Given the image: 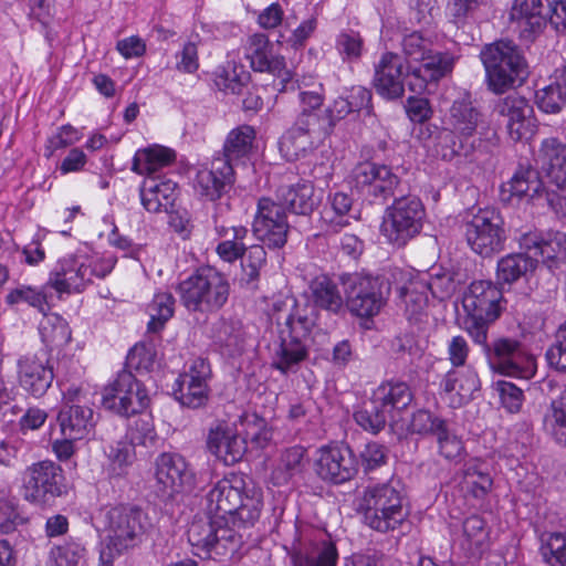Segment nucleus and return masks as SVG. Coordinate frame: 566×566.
<instances>
[{"mask_svg":"<svg viewBox=\"0 0 566 566\" xmlns=\"http://www.w3.org/2000/svg\"><path fill=\"white\" fill-rule=\"evenodd\" d=\"M209 520L195 518L187 538L195 556L219 563L239 557L242 531L255 525L263 509L261 489L247 488L243 474L230 472L214 482L205 495Z\"/></svg>","mask_w":566,"mask_h":566,"instance_id":"nucleus-1","label":"nucleus"},{"mask_svg":"<svg viewBox=\"0 0 566 566\" xmlns=\"http://www.w3.org/2000/svg\"><path fill=\"white\" fill-rule=\"evenodd\" d=\"M281 319V316L276 318L280 342L273 366L286 374L308 357L306 340L316 325L317 315L312 306L294 300L289 313Z\"/></svg>","mask_w":566,"mask_h":566,"instance_id":"nucleus-2","label":"nucleus"},{"mask_svg":"<svg viewBox=\"0 0 566 566\" xmlns=\"http://www.w3.org/2000/svg\"><path fill=\"white\" fill-rule=\"evenodd\" d=\"M109 258H95L87 254H67L60 258L50 271L45 286L59 296L77 294L93 283V279H105L115 266Z\"/></svg>","mask_w":566,"mask_h":566,"instance_id":"nucleus-3","label":"nucleus"},{"mask_svg":"<svg viewBox=\"0 0 566 566\" xmlns=\"http://www.w3.org/2000/svg\"><path fill=\"white\" fill-rule=\"evenodd\" d=\"M489 91L501 95L521 85L527 76V64L517 45L499 40L485 44L480 52Z\"/></svg>","mask_w":566,"mask_h":566,"instance_id":"nucleus-4","label":"nucleus"},{"mask_svg":"<svg viewBox=\"0 0 566 566\" xmlns=\"http://www.w3.org/2000/svg\"><path fill=\"white\" fill-rule=\"evenodd\" d=\"M147 527L148 515L139 505L118 503L104 510L103 531L108 553L120 555L139 546Z\"/></svg>","mask_w":566,"mask_h":566,"instance_id":"nucleus-5","label":"nucleus"},{"mask_svg":"<svg viewBox=\"0 0 566 566\" xmlns=\"http://www.w3.org/2000/svg\"><path fill=\"white\" fill-rule=\"evenodd\" d=\"M22 499L39 509H50L67 494V480L61 464L44 459L27 465L21 473Z\"/></svg>","mask_w":566,"mask_h":566,"instance_id":"nucleus-6","label":"nucleus"},{"mask_svg":"<svg viewBox=\"0 0 566 566\" xmlns=\"http://www.w3.org/2000/svg\"><path fill=\"white\" fill-rule=\"evenodd\" d=\"M427 217L421 199L413 195L395 198L385 210L380 232L387 243L403 248L422 231Z\"/></svg>","mask_w":566,"mask_h":566,"instance_id":"nucleus-7","label":"nucleus"},{"mask_svg":"<svg viewBox=\"0 0 566 566\" xmlns=\"http://www.w3.org/2000/svg\"><path fill=\"white\" fill-rule=\"evenodd\" d=\"M402 501L401 492L390 483L368 486L361 502L366 525L379 533L397 530L408 516Z\"/></svg>","mask_w":566,"mask_h":566,"instance_id":"nucleus-8","label":"nucleus"},{"mask_svg":"<svg viewBox=\"0 0 566 566\" xmlns=\"http://www.w3.org/2000/svg\"><path fill=\"white\" fill-rule=\"evenodd\" d=\"M102 407L120 417L130 419L150 408L151 398L146 385L130 370L122 369L102 390Z\"/></svg>","mask_w":566,"mask_h":566,"instance_id":"nucleus-9","label":"nucleus"},{"mask_svg":"<svg viewBox=\"0 0 566 566\" xmlns=\"http://www.w3.org/2000/svg\"><path fill=\"white\" fill-rule=\"evenodd\" d=\"M345 305L348 312L361 319H373L387 303L382 282L378 276L365 273H344L340 275Z\"/></svg>","mask_w":566,"mask_h":566,"instance_id":"nucleus-10","label":"nucleus"},{"mask_svg":"<svg viewBox=\"0 0 566 566\" xmlns=\"http://www.w3.org/2000/svg\"><path fill=\"white\" fill-rule=\"evenodd\" d=\"M350 185L360 196L373 203H385L394 197L400 178L390 166L365 160L350 171Z\"/></svg>","mask_w":566,"mask_h":566,"instance_id":"nucleus-11","label":"nucleus"},{"mask_svg":"<svg viewBox=\"0 0 566 566\" xmlns=\"http://www.w3.org/2000/svg\"><path fill=\"white\" fill-rule=\"evenodd\" d=\"M314 471L323 482L340 485L356 476L358 460L347 443L329 441L316 450Z\"/></svg>","mask_w":566,"mask_h":566,"instance_id":"nucleus-12","label":"nucleus"},{"mask_svg":"<svg viewBox=\"0 0 566 566\" xmlns=\"http://www.w3.org/2000/svg\"><path fill=\"white\" fill-rule=\"evenodd\" d=\"M464 237L471 250L481 256L501 251L506 237L500 212L489 208L480 209L464 223Z\"/></svg>","mask_w":566,"mask_h":566,"instance_id":"nucleus-13","label":"nucleus"},{"mask_svg":"<svg viewBox=\"0 0 566 566\" xmlns=\"http://www.w3.org/2000/svg\"><path fill=\"white\" fill-rule=\"evenodd\" d=\"M235 180L233 165L224 157L213 155L210 161L198 167L192 188L201 200L216 202L232 189Z\"/></svg>","mask_w":566,"mask_h":566,"instance_id":"nucleus-14","label":"nucleus"},{"mask_svg":"<svg viewBox=\"0 0 566 566\" xmlns=\"http://www.w3.org/2000/svg\"><path fill=\"white\" fill-rule=\"evenodd\" d=\"M252 231L268 248H283L287 241L289 222L282 205L269 197H261L258 200Z\"/></svg>","mask_w":566,"mask_h":566,"instance_id":"nucleus-15","label":"nucleus"},{"mask_svg":"<svg viewBox=\"0 0 566 566\" xmlns=\"http://www.w3.org/2000/svg\"><path fill=\"white\" fill-rule=\"evenodd\" d=\"M245 59L250 62L253 71L266 72L276 77L279 83L275 86L279 92H287L291 71L286 67L283 56L272 55V44L268 35L254 33L248 38Z\"/></svg>","mask_w":566,"mask_h":566,"instance_id":"nucleus-16","label":"nucleus"},{"mask_svg":"<svg viewBox=\"0 0 566 566\" xmlns=\"http://www.w3.org/2000/svg\"><path fill=\"white\" fill-rule=\"evenodd\" d=\"M155 479L163 495L172 497L193 484L195 473L181 454L163 452L155 461Z\"/></svg>","mask_w":566,"mask_h":566,"instance_id":"nucleus-17","label":"nucleus"},{"mask_svg":"<svg viewBox=\"0 0 566 566\" xmlns=\"http://www.w3.org/2000/svg\"><path fill=\"white\" fill-rule=\"evenodd\" d=\"M518 245L549 270L566 262V234L560 231H528L520 237Z\"/></svg>","mask_w":566,"mask_h":566,"instance_id":"nucleus-18","label":"nucleus"},{"mask_svg":"<svg viewBox=\"0 0 566 566\" xmlns=\"http://www.w3.org/2000/svg\"><path fill=\"white\" fill-rule=\"evenodd\" d=\"M403 60L395 52L386 51L381 54L373 76V86L376 93L386 101H396L405 95Z\"/></svg>","mask_w":566,"mask_h":566,"instance_id":"nucleus-19","label":"nucleus"},{"mask_svg":"<svg viewBox=\"0 0 566 566\" xmlns=\"http://www.w3.org/2000/svg\"><path fill=\"white\" fill-rule=\"evenodd\" d=\"M54 380V369L49 359L23 355L17 360V381L30 397L42 398Z\"/></svg>","mask_w":566,"mask_h":566,"instance_id":"nucleus-20","label":"nucleus"},{"mask_svg":"<svg viewBox=\"0 0 566 566\" xmlns=\"http://www.w3.org/2000/svg\"><path fill=\"white\" fill-rule=\"evenodd\" d=\"M421 65L413 67L408 73L407 86L410 92L422 94L430 84H437L440 80L451 74L455 59L448 51L431 50L426 59H422Z\"/></svg>","mask_w":566,"mask_h":566,"instance_id":"nucleus-21","label":"nucleus"},{"mask_svg":"<svg viewBox=\"0 0 566 566\" xmlns=\"http://www.w3.org/2000/svg\"><path fill=\"white\" fill-rule=\"evenodd\" d=\"M502 290L492 281H473L463 294L462 305L467 314L483 315L489 321H496L501 313Z\"/></svg>","mask_w":566,"mask_h":566,"instance_id":"nucleus-22","label":"nucleus"},{"mask_svg":"<svg viewBox=\"0 0 566 566\" xmlns=\"http://www.w3.org/2000/svg\"><path fill=\"white\" fill-rule=\"evenodd\" d=\"M494 113L505 125L512 140L518 142L528 133L527 118L533 113V107L525 97L510 94L500 98L494 106Z\"/></svg>","mask_w":566,"mask_h":566,"instance_id":"nucleus-23","label":"nucleus"},{"mask_svg":"<svg viewBox=\"0 0 566 566\" xmlns=\"http://www.w3.org/2000/svg\"><path fill=\"white\" fill-rule=\"evenodd\" d=\"M207 448L224 465L240 462L247 452V441L237 434L226 422L210 428Z\"/></svg>","mask_w":566,"mask_h":566,"instance_id":"nucleus-24","label":"nucleus"},{"mask_svg":"<svg viewBox=\"0 0 566 566\" xmlns=\"http://www.w3.org/2000/svg\"><path fill=\"white\" fill-rule=\"evenodd\" d=\"M484 354L496 373L510 377L522 375L523 349L518 339L506 336L497 337L492 340Z\"/></svg>","mask_w":566,"mask_h":566,"instance_id":"nucleus-25","label":"nucleus"},{"mask_svg":"<svg viewBox=\"0 0 566 566\" xmlns=\"http://www.w3.org/2000/svg\"><path fill=\"white\" fill-rule=\"evenodd\" d=\"M460 490L468 499L486 500L493 490L494 479L486 461L481 458L467 460L460 470Z\"/></svg>","mask_w":566,"mask_h":566,"instance_id":"nucleus-26","label":"nucleus"},{"mask_svg":"<svg viewBox=\"0 0 566 566\" xmlns=\"http://www.w3.org/2000/svg\"><path fill=\"white\" fill-rule=\"evenodd\" d=\"M480 388V378L472 368H451L439 382L440 392L450 397V406L453 408L468 403Z\"/></svg>","mask_w":566,"mask_h":566,"instance_id":"nucleus-27","label":"nucleus"},{"mask_svg":"<svg viewBox=\"0 0 566 566\" xmlns=\"http://www.w3.org/2000/svg\"><path fill=\"white\" fill-rule=\"evenodd\" d=\"M143 207L151 213L169 212L179 196L178 184L166 176L146 178L139 190Z\"/></svg>","mask_w":566,"mask_h":566,"instance_id":"nucleus-28","label":"nucleus"},{"mask_svg":"<svg viewBox=\"0 0 566 566\" xmlns=\"http://www.w3.org/2000/svg\"><path fill=\"white\" fill-rule=\"evenodd\" d=\"M544 190V184L538 171L531 165H518L513 176L501 185L500 197L504 202L514 198H534Z\"/></svg>","mask_w":566,"mask_h":566,"instance_id":"nucleus-29","label":"nucleus"},{"mask_svg":"<svg viewBox=\"0 0 566 566\" xmlns=\"http://www.w3.org/2000/svg\"><path fill=\"white\" fill-rule=\"evenodd\" d=\"M413 398L410 386L397 379L382 381L373 394V402L381 407L391 419L405 411Z\"/></svg>","mask_w":566,"mask_h":566,"instance_id":"nucleus-30","label":"nucleus"},{"mask_svg":"<svg viewBox=\"0 0 566 566\" xmlns=\"http://www.w3.org/2000/svg\"><path fill=\"white\" fill-rule=\"evenodd\" d=\"M543 9L542 0H514L510 15L524 40L534 41L546 28Z\"/></svg>","mask_w":566,"mask_h":566,"instance_id":"nucleus-31","label":"nucleus"},{"mask_svg":"<svg viewBox=\"0 0 566 566\" xmlns=\"http://www.w3.org/2000/svg\"><path fill=\"white\" fill-rule=\"evenodd\" d=\"M214 232L218 240L214 251L221 261L233 264L245 255L247 227L217 224Z\"/></svg>","mask_w":566,"mask_h":566,"instance_id":"nucleus-32","label":"nucleus"},{"mask_svg":"<svg viewBox=\"0 0 566 566\" xmlns=\"http://www.w3.org/2000/svg\"><path fill=\"white\" fill-rule=\"evenodd\" d=\"M93 416V409L86 405L63 406L57 413L62 436L85 439L94 429Z\"/></svg>","mask_w":566,"mask_h":566,"instance_id":"nucleus-33","label":"nucleus"},{"mask_svg":"<svg viewBox=\"0 0 566 566\" xmlns=\"http://www.w3.org/2000/svg\"><path fill=\"white\" fill-rule=\"evenodd\" d=\"M537 163L555 186L566 185V145L551 137L542 142Z\"/></svg>","mask_w":566,"mask_h":566,"instance_id":"nucleus-34","label":"nucleus"},{"mask_svg":"<svg viewBox=\"0 0 566 566\" xmlns=\"http://www.w3.org/2000/svg\"><path fill=\"white\" fill-rule=\"evenodd\" d=\"M177 155L172 148L163 145H151L138 149L132 160V170L140 176L154 177L158 170L171 166Z\"/></svg>","mask_w":566,"mask_h":566,"instance_id":"nucleus-35","label":"nucleus"},{"mask_svg":"<svg viewBox=\"0 0 566 566\" xmlns=\"http://www.w3.org/2000/svg\"><path fill=\"white\" fill-rule=\"evenodd\" d=\"M250 80V72L235 60H228L217 65L211 73L213 87L223 94H241Z\"/></svg>","mask_w":566,"mask_h":566,"instance_id":"nucleus-36","label":"nucleus"},{"mask_svg":"<svg viewBox=\"0 0 566 566\" xmlns=\"http://www.w3.org/2000/svg\"><path fill=\"white\" fill-rule=\"evenodd\" d=\"M314 191L313 182L298 180L294 185L279 187L276 197L281 201L280 205L285 206L291 212L307 216L316 206Z\"/></svg>","mask_w":566,"mask_h":566,"instance_id":"nucleus-37","label":"nucleus"},{"mask_svg":"<svg viewBox=\"0 0 566 566\" xmlns=\"http://www.w3.org/2000/svg\"><path fill=\"white\" fill-rule=\"evenodd\" d=\"M229 295L230 283L228 277L216 268L207 265L200 314L219 312L227 304Z\"/></svg>","mask_w":566,"mask_h":566,"instance_id":"nucleus-38","label":"nucleus"},{"mask_svg":"<svg viewBox=\"0 0 566 566\" xmlns=\"http://www.w3.org/2000/svg\"><path fill=\"white\" fill-rule=\"evenodd\" d=\"M537 268V260L525 251L510 253L497 261L496 279L501 284H512L527 279Z\"/></svg>","mask_w":566,"mask_h":566,"instance_id":"nucleus-39","label":"nucleus"},{"mask_svg":"<svg viewBox=\"0 0 566 566\" xmlns=\"http://www.w3.org/2000/svg\"><path fill=\"white\" fill-rule=\"evenodd\" d=\"M30 523L25 510L9 488H0V534L11 535Z\"/></svg>","mask_w":566,"mask_h":566,"instance_id":"nucleus-40","label":"nucleus"},{"mask_svg":"<svg viewBox=\"0 0 566 566\" xmlns=\"http://www.w3.org/2000/svg\"><path fill=\"white\" fill-rule=\"evenodd\" d=\"M206 272L207 265L199 266L175 286L180 304L189 313H200L202 311Z\"/></svg>","mask_w":566,"mask_h":566,"instance_id":"nucleus-41","label":"nucleus"},{"mask_svg":"<svg viewBox=\"0 0 566 566\" xmlns=\"http://www.w3.org/2000/svg\"><path fill=\"white\" fill-rule=\"evenodd\" d=\"M306 453V448L300 444L285 449L281 453L277 464L271 472V482L273 485H285L294 476L302 474L305 469Z\"/></svg>","mask_w":566,"mask_h":566,"instance_id":"nucleus-42","label":"nucleus"},{"mask_svg":"<svg viewBox=\"0 0 566 566\" xmlns=\"http://www.w3.org/2000/svg\"><path fill=\"white\" fill-rule=\"evenodd\" d=\"M48 286L32 285L20 283L15 287L9 290L4 297V304L14 311L20 310L21 306L34 308L36 312L44 314L49 307Z\"/></svg>","mask_w":566,"mask_h":566,"instance_id":"nucleus-43","label":"nucleus"},{"mask_svg":"<svg viewBox=\"0 0 566 566\" xmlns=\"http://www.w3.org/2000/svg\"><path fill=\"white\" fill-rule=\"evenodd\" d=\"M255 136L256 132L251 125L243 124L232 128L224 139L222 149L214 155L224 157L230 164L247 158L251 154Z\"/></svg>","mask_w":566,"mask_h":566,"instance_id":"nucleus-44","label":"nucleus"},{"mask_svg":"<svg viewBox=\"0 0 566 566\" xmlns=\"http://www.w3.org/2000/svg\"><path fill=\"white\" fill-rule=\"evenodd\" d=\"M293 566H337L339 553L332 539H322L311 544L305 551L292 555Z\"/></svg>","mask_w":566,"mask_h":566,"instance_id":"nucleus-45","label":"nucleus"},{"mask_svg":"<svg viewBox=\"0 0 566 566\" xmlns=\"http://www.w3.org/2000/svg\"><path fill=\"white\" fill-rule=\"evenodd\" d=\"M313 303L316 307L338 314L344 306L337 284L327 274L316 275L310 283Z\"/></svg>","mask_w":566,"mask_h":566,"instance_id":"nucleus-46","label":"nucleus"},{"mask_svg":"<svg viewBox=\"0 0 566 566\" xmlns=\"http://www.w3.org/2000/svg\"><path fill=\"white\" fill-rule=\"evenodd\" d=\"M39 323V335L42 343L54 350L67 345L72 339V331L67 321L59 313L44 311Z\"/></svg>","mask_w":566,"mask_h":566,"instance_id":"nucleus-47","label":"nucleus"},{"mask_svg":"<svg viewBox=\"0 0 566 566\" xmlns=\"http://www.w3.org/2000/svg\"><path fill=\"white\" fill-rule=\"evenodd\" d=\"M480 113L472 105L470 98L453 101L447 117L448 128L459 133L461 136L474 139Z\"/></svg>","mask_w":566,"mask_h":566,"instance_id":"nucleus-48","label":"nucleus"},{"mask_svg":"<svg viewBox=\"0 0 566 566\" xmlns=\"http://www.w3.org/2000/svg\"><path fill=\"white\" fill-rule=\"evenodd\" d=\"M176 298L168 291H158L146 306L149 316L147 332L158 334L165 329L167 323L175 315Z\"/></svg>","mask_w":566,"mask_h":566,"instance_id":"nucleus-49","label":"nucleus"},{"mask_svg":"<svg viewBox=\"0 0 566 566\" xmlns=\"http://www.w3.org/2000/svg\"><path fill=\"white\" fill-rule=\"evenodd\" d=\"M475 146V139L443 128L437 139L436 154L444 161H452L458 157H469L473 154Z\"/></svg>","mask_w":566,"mask_h":566,"instance_id":"nucleus-50","label":"nucleus"},{"mask_svg":"<svg viewBox=\"0 0 566 566\" xmlns=\"http://www.w3.org/2000/svg\"><path fill=\"white\" fill-rule=\"evenodd\" d=\"M543 429L556 444L566 448V390L551 401L543 417Z\"/></svg>","mask_w":566,"mask_h":566,"instance_id":"nucleus-51","label":"nucleus"},{"mask_svg":"<svg viewBox=\"0 0 566 566\" xmlns=\"http://www.w3.org/2000/svg\"><path fill=\"white\" fill-rule=\"evenodd\" d=\"M241 260V277L240 283L249 289H256L261 270L266 264V251L263 245L254 244L247 247L245 255Z\"/></svg>","mask_w":566,"mask_h":566,"instance_id":"nucleus-52","label":"nucleus"},{"mask_svg":"<svg viewBox=\"0 0 566 566\" xmlns=\"http://www.w3.org/2000/svg\"><path fill=\"white\" fill-rule=\"evenodd\" d=\"M156 359L157 348L155 343L151 339H142L128 350L123 369L147 374L153 370Z\"/></svg>","mask_w":566,"mask_h":566,"instance_id":"nucleus-53","label":"nucleus"},{"mask_svg":"<svg viewBox=\"0 0 566 566\" xmlns=\"http://www.w3.org/2000/svg\"><path fill=\"white\" fill-rule=\"evenodd\" d=\"M314 148L313 136L302 134L291 127L279 139L280 153L287 161L305 157Z\"/></svg>","mask_w":566,"mask_h":566,"instance_id":"nucleus-54","label":"nucleus"},{"mask_svg":"<svg viewBox=\"0 0 566 566\" xmlns=\"http://www.w3.org/2000/svg\"><path fill=\"white\" fill-rule=\"evenodd\" d=\"M174 396L186 407L196 409L208 401V382L177 378L172 386Z\"/></svg>","mask_w":566,"mask_h":566,"instance_id":"nucleus-55","label":"nucleus"},{"mask_svg":"<svg viewBox=\"0 0 566 566\" xmlns=\"http://www.w3.org/2000/svg\"><path fill=\"white\" fill-rule=\"evenodd\" d=\"M534 102L543 113H559L566 106V82H553L537 90Z\"/></svg>","mask_w":566,"mask_h":566,"instance_id":"nucleus-56","label":"nucleus"},{"mask_svg":"<svg viewBox=\"0 0 566 566\" xmlns=\"http://www.w3.org/2000/svg\"><path fill=\"white\" fill-rule=\"evenodd\" d=\"M133 420L127 426L126 437L130 441L132 446H148L153 443L157 437L154 418L151 412L143 410L140 413H136Z\"/></svg>","mask_w":566,"mask_h":566,"instance_id":"nucleus-57","label":"nucleus"},{"mask_svg":"<svg viewBox=\"0 0 566 566\" xmlns=\"http://www.w3.org/2000/svg\"><path fill=\"white\" fill-rule=\"evenodd\" d=\"M401 297L405 303V315L409 322L420 323L427 317L428 295L424 285H421V291L413 284L403 286Z\"/></svg>","mask_w":566,"mask_h":566,"instance_id":"nucleus-58","label":"nucleus"},{"mask_svg":"<svg viewBox=\"0 0 566 566\" xmlns=\"http://www.w3.org/2000/svg\"><path fill=\"white\" fill-rule=\"evenodd\" d=\"M539 552L546 564L566 566V532L544 534Z\"/></svg>","mask_w":566,"mask_h":566,"instance_id":"nucleus-59","label":"nucleus"},{"mask_svg":"<svg viewBox=\"0 0 566 566\" xmlns=\"http://www.w3.org/2000/svg\"><path fill=\"white\" fill-rule=\"evenodd\" d=\"M335 49L344 63L357 62L363 55L364 39L357 31H342L336 35Z\"/></svg>","mask_w":566,"mask_h":566,"instance_id":"nucleus-60","label":"nucleus"},{"mask_svg":"<svg viewBox=\"0 0 566 566\" xmlns=\"http://www.w3.org/2000/svg\"><path fill=\"white\" fill-rule=\"evenodd\" d=\"M85 547L76 541L70 539L62 544L53 545L49 553L52 566H77L84 558Z\"/></svg>","mask_w":566,"mask_h":566,"instance_id":"nucleus-61","label":"nucleus"},{"mask_svg":"<svg viewBox=\"0 0 566 566\" xmlns=\"http://www.w3.org/2000/svg\"><path fill=\"white\" fill-rule=\"evenodd\" d=\"M446 423L444 419L434 416L429 410L419 409L412 413L407 429L411 434L436 437Z\"/></svg>","mask_w":566,"mask_h":566,"instance_id":"nucleus-62","label":"nucleus"},{"mask_svg":"<svg viewBox=\"0 0 566 566\" xmlns=\"http://www.w3.org/2000/svg\"><path fill=\"white\" fill-rule=\"evenodd\" d=\"M388 417L387 412L373 401L370 408H360L354 412L355 422L365 431L374 434L385 428Z\"/></svg>","mask_w":566,"mask_h":566,"instance_id":"nucleus-63","label":"nucleus"},{"mask_svg":"<svg viewBox=\"0 0 566 566\" xmlns=\"http://www.w3.org/2000/svg\"><path fill=\"white\" fill-rule=\"evenodd\" d=\"M328 202L333 212L328 222L339 228L349 226V217H353L350 211L354 203L352 196L343 191H336L328 196Z\"/></svg>","mask_w":566,"mask_h":566,"instance_id":"nucleus-64","label":"nucleus"}]
</instances>
